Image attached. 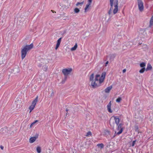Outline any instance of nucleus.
Instances as JSON below:
<instances>
[{"mask_svg": "<svg viewBox=\"0 0 153 153\" xmlns=\"http://www.w3.org/2000/svg\"><path fill=\"white\" fill-rule=\"evenodd\" d=\"M105 75V72H103L102 73L101 77L99 75L97 74L96 76L95 81H94L93 80L94 74H92L90 76V79L91 81V85L92 87L95 88L100 86L101 84L103 82Z\"/></svg>", "mask_w": 153, "mask_h": 153, "instance_id": "obj_1", "label": "nucleus"}, {"mask_svg": "<svg viewBox=\"0 0 153 153\" xmlns=\"http://www.w3.org/2000/svg\"><path fill=\"white\" fill-rule=\"evenodd\" d=\"M111 8L108 11V13L110 15L111 13L113 8V6H114V8L113 10V13L114 14H116L118 11V0H115L114 2V0H109Z\"/></svg>", "mask_w": 153, "mask_h": 153, "instance_id": "obj_2", "label": "nucleus"}, {"mask_svg": "<svg viewBox=\"0 0 153 153\" xmlns=\"http://www.w3.org/2000/svg\"><path fill=\"white\" fill-rule=\"evenodd\" d=\"M33 47V45L31 43L29 45L24 46L21 50V58L23 60L25 57L27 52L31 49Z\"/></svg>", "mask_w": 153, "mask_h": 153, "instance_id": "obj_3", "label": "nucleus"}, {"mask_svg": "<svg viewBox=\"0 0 153 153\" xmlns=\"http://www.w3.org/2000/svg\"><path fill=\"white\" fill-rule=\"evenodd\" d=\"M38 97L37 96L32 101L31 105L29 107V109L30 110V113L34 108L36 103L38 101Z\"/></svg>", "mask_w": 153, "mask_h": 153, "instance_id": "obj_4", "label": "nucleus"}, {"mask_svg": "<svg viewBox=\"0 0 153 153\" xmlns=\"http://www.w3.org/2000/svg\"><path fill=\"white\" fill-rule=\"evenodd\" d=\"M72 69L71 68H64L62 70V72L64 75L65 76V78L72 71Z\"/></svg>", "mask_w": 153, "mask_h": 153, "instance_id": "obj_5", "label": "nucleus"}, {"mask_svg": "<svg viewBox=\"0 0 153 153\" xmlns=\"http://www.w3.org/2000/svg\"><path fill=\"white\" fill-rule=\"evenodd\" d=\"M139 9L142 12L143 10V4L142 0H137Z\"/></svg>", "mask_w": 153, "mask_h": 153, "instance_id": "obj_6", "label": "nucleus"}, {"mask_svg": "<svg viewBox=\"0 0 153 153\" xmlns=\"http://www.w3.org/2000/svg\"><path fill=\"white\" fill-rule=\"evenodd\" d=\"M123 124L122 123H120L118 125H117V130L119 131L117 133V134L119 135L121 134L123 131V128L122 127Z\"/></svg>", "mask_w": 153, "mask_h": 153, "instance_id": "obj_7", "label": "nucleus"}, {"mask_svg": "<svg viewBox=\"0 0 153 153\" xmlns=\"http://www.w3.org/2000/svg\"><path fill=\"white\" fill-rule=\"evenodd\" d=\"M92 0H88V3L86 5V6L85 8V12H86L89 6L91 5L92 3Z\"/></svg>", "mask_w": 153, "mask_h": 153, "instance_id": "obj_8", "label": "nucleus"}, {"mask_svg": "<svg viewBox=\"0 0 153 153\" xmlns=\"http://www.w3.org/2000/svg\"><path fill=\"white\" fill-rule=\"evenodd\" d=\"M111 101H110L107 105V108L108 111L111 113L112 112V110L111 109Z\"/></svg>", "mask_w": 153, "mask_h": 153, "instance_id": "obj_9", "label": "nucleus"}, {"mask_svg": "<svg viewBox=\"0 0 153 153\" xmlns=\"http://www.w3.org/2000/svg\"><path fill=\"white\" fill-rule=\"evenodd\" d=\"M114 119L115 121V123L117 125L119 124V123L120 122L119 118L117 116H114Z\"/></svg>", "mask_w": 153, "mask_h": 153, "instance_id": "obj_10", "label": "nucleus"}, {"mask_svg": "<svg viewBox=\"0 0 153 153\" xmlns=\"http://www.w3.org/2000/svg\"><path fill=\"white\" fill-rule=\"evenodd\" d=\"M112 85H111L109 87H108L105 90V92L106 93H109L110 90L112 88Z\"/></svg>", "mask_w": 153, "mask_h": 153, "instance_id": "obj_11", "label": "nucleus"}, {"mask_svg": "<svg viewBox=\"0 0 153 153\" xmlns=\"http://www.w3.org/2000/svg\"><path fill=\"white\" fill-rule=\"evenodd\" d=\"M36 139V137H31L29 140V142L30 143H32L34 142Z\"/></svg>", "mask_w": 153, "mask_h": 153, "instance_id": "obj_12", "label": "nucleus"}, {"mask_svg": "<svg viewBox=\"0 0 153 153\" xmlns=\"http://www.w3.org/2000/svg\"><path fill=\"white\" fill-rule=\"evenodd\" d=\"M152 68V67L151 65L149 63L148 64L147 67L146 69V71L151 70Z\"/></svg>", "mask_w": 153, "mask_h": 153, "instance_id": "obj_13", "label": "nucleus"}, {"mask_svg": "<svg viewBox=\"0 0 153 153\" xmlns=\"http://www.w3.org/2000/svg\"><path fill=\"white\" fill-rule=\"evenodd\" d=\"M153 25V16L152 17L150 21V24L149 27H151Z\"/></svg>", "mask_w": 153, "mask_h": 153, "instance_id": "obj_14", "label": "nucleus"}, {"mask_svg": "<svg viewBox=\"0 0 153 153\" xmlns=\"http://www.w3.org/2000/svg\"><path fill=\"white\" fill-rule=\"evenodd\" d=\"M77 47V44L76 43L75 44V45H74V46L72 48H71V51H75Z\"/></svg>", "mask_w": 153, "mask_h": 153, "instance_id": "obj_15", "label": "nucleus"}, {"mask_svg": "<svg viewBox=\"0 0 153 153\" xmlns=\"http://www.w3.org/2000/svg\"><path fill=\"white\" fill-rule=\"evenodd\" d=\"M97 146L101 149L103 148L104 146L103 144L102 143L97 144Z\"/></svg>", "mask_w": 153, "mask_h": 153, "instance_id": "obj_16", "label": "nucleus"}, {"mask_svg": "<svg viewBox=\"0 0 153 153\" xmlns=\"http://www.w3.org/2000/svg\"><path fill=\"white\" fill-rule=\"evenodd\" d=\"M146 64L145 62H142L140 64V66L142 68H145V67L146 66Z\"/></svg>", "mask_w": 153, "mask_h": 153, "instance_id": "obj_17", "label": "nucleus"}, {"mask_svg": "<svg viewBox=\"0 0 153 153\" xmlns=\"http://www.w3.org/2000/svg\"><path fill=\"white\" fill-rule=\"evenodd\" d=\"M36 151L38 153H40L41 152V149L40 147L38 146L36 148Z\"/></svg>", "mask_w": 153, "mask_h": 153, "instance_id": "obj_18", "label": "nucleus"}, {"mask_svg": "<svg viewBox=\"0 0 153 153\" xmlns=\"http://www.w3.org/2000/svg\"><path fill=\"white\" fill-rule=\"evenodd\" d=\"M84 3V1H82V2H78L76 3V5L77 6H79V5H82Z\"/></svg>", "mask_w": 153, "mask_h": 153, "instance_id": "obj_19", "label": "nucleus"}, {"mask_svg": "<svg viewBox=\"0 0 153 153\" xmlns=\"http://www.w3.org/2000/svg\"><path fill=\"white\" fill-rule=\"evenodd\" d=\"M145 70H146L145 68H142L140 70L139 72L140 73H143Z\"/></svg>", "mask_w": 153, "mask_h": 153, "instance_id": "obj_20", "label": "nucleus"}, {"mask_svg": "<svg viewBox=\"0 0 153 153\" xmlns=\"http://www.w3.org/2000/svg\"><path fill=\"white\" fill-rule=\"evenodd\" d=\"M121 100H122V99L120 97H118L116 99V102H120Z\"/></svg>", "mask_w": 153, "mask_h": 153, "instance_id": "obj_21", "label": "nucleus"}, {"mask_svg": "<svg viewBox=\"0 0 153 153\" xmlns=\"http://www.w3.org/2000/svg\"><path fill=\"white\" fill-rule=\"evenodd\" d=\"M79 11V10L77 8H76L74 9V11L75 13H78Z\"/></svg>", "mask_w": 153, "mask_h": 153, "instance_id": "obj_22", "label": "nucleus"}, {"mask_svg": "<svg viewBox=\"0 0 153 153\" xmlns=\"http://www.w3.org/2000/svg\"><path fill=\"white\" fill-rule=\"evenodd\" d=\"M60 43H59V42H57L56 46V47L55 48V49L56 50H57V48H58L59 47V46L60 45Z\"/></svg>", "mask_w": 153, "mask_h": 153, "instance_id": "obj_23", "label": "nucleus"}, {"mask_svg": "<svg viewBox=\"0 0 153 153\" xmlns=\"http://www.w3.org/2000/svg\"><path fill=\"white\" fill-rule=\"evenodd\" d=\"M38 121V120H36L34 122H33L30 125V127H31L32 126L33 124H34L36 122Z\"/></svg>", "mask_w": 153, "mask_h": 153, "instance_id": "obj_24", "label": "nucleus"}, {"mask_svg": "<svg viewBox=\"0 0 153 153\" xmlns=\"http://www.w3.org/2000/svg\"><path fill=\"white\" fill-rule=\"evenodd\" d=\"M136 141V140H134V141H133L132 143V146H134Z\"/></svg>", "mask_w": 153, "mask_h": 153, "instance_id": "obj_25", "label": "nucleus"}, {"mask_svg": "<svg viewBox=\"0 0 153 153\" xmlns=\"http://www.w3.org/2000/svg\"><path fill=\"white\" fill-rule=\"evenodd\" d=\"M61 39H62V38H59L57 40V42H59V43H60L61 42Z\"/></svg>", "mask_w": 153, "mask_h": 153, "instance_id": "obj_26", "label": "nucleus"}, {"mask_svg": "<svg viewBox=\"0 0 153 153\" xmlns=\"http://www.w3.org/2000/svg\"><path fill=\"white\" fill-rule=\"evenodd\" d=\"M108 61H107L106 62V63H105V66H107V65L108 64Z\"/></svg>", "mask_w": 153, "mask_h": 153, "instance_id": "obj_27", "label": "nucleus"}, {"mask_svg": "<svg viewBox=\"0 0 153 153\" xmlns=\"http://www.w3.org/2000/svg\"><path fill=\"white\" fill-rule=\"evenodd\" d=\"M87 135H91V132H90V131H89V132H88V133H87Z\"/></svg>", "mask_w": 153, "mask_h": 153, "instance_id": "obj_28", "label": "nucleus"}, {"mask_svg": "<svg viewBox=\"0 0 153 153\" xmlns=\"http://www.w3.org/2000/svg\"><path fill=\"white\" fill-rule=\"evenodd\" d=\"M126 71V69H124L123 71V73H124Z\"/></svg>", "mask_w": 153, "mask_h": 153, "instance_id": "obj_29", "label": "nucleus"}, {"mask_svg": "<svg viewBox=\"0 0 153 153\" xmlns=\"http://www.w3.org/2000/svg\"><path fill=\"white\" fill-rule=\"evenodd\" d=\"M1 147V149H3V148H4V147H3V146H1V147Z\"/></svg>", "mask_w": 153, "mask_h": 153, "instance_id": "obj_30", "label": "nucleus"}, {"mask_svg": "<svg viewBox=\"0 0 153 153\" xmlns=\"http://www.w3.org/2000/svg\"><path fill=\"white\" fill-rule=\"evenodd\" d=\"M66 111L68 112V109H66Z\"/></svg>", "mask_w": 153, "mask_h": 153, "instance_id": "obj_31", "label": "nucleus"}, {"mask_svg": "<svg viewBox=\"0 0 153 153\" xmlns=\"http://www.w3.org/2000/svg\"><path fill=\"white\" fill-rule=\"evenodd\" d=\"M51 11H52V12H53V13L54 12L53 11V10H51Z\"/></svg>", "mask_w": 153, "mask_h": 153, "instance_id": "obj_32", "label": "nucleus"}]
</instances>
